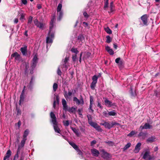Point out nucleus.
<instances>
[{"mask_svg":"<svg viewBox=\"0 0 160 160\" xmlns=\"http://www.w3.org/2000/svg\"><path fill=\"white\" fill-rule=\"evenodd\" d=\"M50 115L51 118V122L53 124V127L55 132L60 134L61 132L60 128V126L57 121V118L55 114L53 112H51L50 113Z\"/></svg>","mask_w":160,"mask_h":160,"instance_id":"nucleus-1","label":"nucleus"},{"mask_svg":"<svg viewBox=\"0 0 160 160\" xmlns=\"http://www.w3.org/2000/svg\"><path fill=\"white\" fill-rule=\"evenodd\" d=\"M51 32L49 30L48 36L47 37L46 42L47 44L52 43V39L54 37V33H51Z\"/></svg>","mask_w":160,"mask_h":160,"instance_id":"nucleus-2","label":"nucleus"},{"mask_svg":"<svg viewBox=\"0 0 160 160\" xmlns=\"http://www.w3.org/2000/svg\"><path fill=\"white\" fill-rule=\"evenodd\" d=\"M98 77L96 75H94L92 77V82L90 87L92 89L94 90L95 89V87L97 83Z\"/></svg>","mask_w":160,"mask_h":160,"instance_id":"nucleus-3","label":"nucleus"},{"mask_svg":"<svg viewBox=\"0 0 160 160\" xmlns=\"http://www.w3.org/2000/svg\"><path fill=\"white\" fill-rule=\"evenodd\" d=\"M73 101L75 102L76 104L79 105L80 104L83 105L84 102L83 98L81 95L80 96V100H79L76 97H74Z\"/></svg>","mask_w":160,"mask_h":160,"instance_id":"nucleus-4","label":"nucleus"},{"mask_svg":"<svg viewBox=\"0 0 160 160\" xmlns=\"http://www.w3.org/2000/svg\"><path fill=\"white\" fill-rule=\"evenodd\" d=\"M101 152L102 153V157L105 159L108 160L112 157L109 153L106 152L104 149H102L101 151Z\"/></svg>","mask_w":160,"mask_h":160,"instance_id":"nucleus-5","label":"nucleus"},{"mask_svg":"<svg viewBox=\"0 0 160 160\" xmlns=\"http://www.w3.org/2000/svg\"><path fill=\"white\" fill-rule=\"evenodd\" d=\"M34 22L35 25L37 26V27L41 29H43L44 24L42 22H38L37 19H36L34 20Z\"/></svg>","mask_w":160,"mask_h":160,"instance_id":"nucleus-6","label":"nucleus"},{"mask_svg":"<svg viewBox=\"0 0 160 160\" xmlns=\"http://www.w3.org/2000/svg\"><path fill=\"white\" fill-rule=\"evenodd\" d=\"M11 58H14L15 61H17L19 62L21 59V57L20 55L18 54L17 52H15L12 54L11 56Z\"/></svg>","mask_w":160,"mask_h":160,"instance_id":"nucleus-7","label":"nucleus"},{"mask_svg":"<svg viewBox=\"0 0 160 160\" xmlns=\"http://www.w3.org/2000/svg\"><path fill=\"white\" fill-rule=\"evenodd\" d=\"M143 158L145 160H152V157L150 155L149 152H146L143 155Z\"/></svg>","mask_w":160,"mask_h":160,"instance_id":"nucleus-8","label":"nucleus"},{"mask_svg":"<svg viewBox=\"0 0 160 160\" xmlns=\"http://www.w3.org/2000/svg\"><path fill=\"white\" fill-rule=\"evenodd\" d=\"M25 88V87L24 86L20 96V100L19 102V104L20 105H21V103L23 102L24 99V89Z\"/></svg>","mask_w":160,"mask_h":160,"instance_id":"nucleus-9","label":"nucleus"},{"mask_svg":"<svg viewBox=\"0 0 160 160\" xmlns=\"http://www.w3.org/2000/svg\"><path fill=\"white\" fill-rule=\"evenodd\" d=\"M148 16L147 14H144L141 17L143 23L144 25H147L148 23Z\"/></svg>","mask_w":160,"mask_h":160,"instance_id":"nucleus-10","label":"nucleus"},{"mask_svg":"<svg viewBox=\"0 0 160 160\" xmlns=\"http://www.w3.org/2000/svg\"><path fill=\"white\" fill-rule=\"evenodd\" d=\"M69 58L68 57H66L63 61L62 60V68H65L66 69H68V66L67 65L68 61L69 60Z\"/></svg>","mask_w":160,"mask_h":160,"instance_id":"nucleus-11","label":"nucleus"},{"mask_svg":"<svg viewBox=\"0 0 160 160\" xmlns=\"http://www.w3.org/2000/svg\"><path fill=\"white\" fill-rule=\"evenodd\" d=\"M141 142H138L134 150V152L135 153H138L139 152L141 149Z\"/></svg>","mask_w":160,"mask_h":160,"instance_id":"nucleus-12","label":"nucleus"},{"mask_svg":"<svg viewBox=\"0 0 160 160\" xmlns=\"http://www.w3.org/2000/svg\"><path fill=\"white\" fill-rule=\"evenodd\" d=\"M104 102L106 105L109 107L115 106L114 103H112L107 98L105 100Z\"/></svg>","mask_w":160,"mask_h":160,"instance_id":"nucleus-13","label":"nucleus"},{"mask_svg":"<svg viewBox=\"0 0 160 160\" xmlns=\"http://www.w3.org/2000/svg\"><path fill=\"white\" fill-rule=\"evenodd\" d=\"M72 94V93L71 92L69 91L68 93L67 91L64 92V96L66 99L68 100L70 98L69 97L71 96Z\"/></svg>","mask_w":160,"mask_h":160,"instance_id":"nucleus-14","label":"nucleus"},{"mask_svg":"<svg viewBox=\"0 0 160 160\" xmlns=\"http://www.w3.org/2000/svg\"><path fill=\"white\" fill-rule=\"evenodd\" d=\"M91 152L93 155L95 157H98L99 154V152L96 149L94 148L91 150Z\"/></svg>","mask_w":160,"mask_h":160,"instance_id":"nucleus-15","label":"nucleus"},{"mask_svg":"<svg viewBox=\"0 0 160 160\" xmlns=\"http://www.w3.org/2000/svg\"><path fill=\"white\" fill-rule=\"evenodd\" d=\"M20 50L23 55L25 56L27 54V51L26 46L21 48Z\"/></svg>","mask_w":160,"mask_h":160,"instance_id":"nucleus-16","label":"nucleus"},{"mask_svg":"<svg viewBox=\"0 0 160 160\" xmlns=\"http://www.w3.org/2000/svg\"><path fill=\"white\" fill-rule=\"evenodd\" d=\"M156 140V138L154 136H152L149 137L146 141L148 143H152L154 142Z\"/></svg>","mask_w":160,"mask_h":160,"instance_id":"nucleus-17","label":"nucleus"},{"mask_svg":"<svg viewBox=\"0 0 160 160\" xmlns=\"http://www.w3.org/2000/svg\"><path fill=\"white\" fill-rule=\"evenodd\" d=\"M100 125L104 126L105 128H107L108 129H110L112 128L111 124H110L108 122H105L103 123H101Z\"/></svg>","mask_w":160,"mask_h":160,"instance_id":"nucleus-18","label":"nucleus"},{"mask_svg":"<svg viewBox=\"0 0 160 160\" xmlns=\"http://www.w3.org/2000/svg\"><path fill=\"white\" fill-rule=\"evenodd\" d=\"M106 49L110 55H113L114 54V52L113 50L112 49H111L109 46H107L106 47Z\"/></svg>","mask_w":160,"mask_h":160,"instance_id":"nucleus-19","label":"nucleus"},{"mask_svg":"<svg viewBox=\"0 0 160 160\" xmlns=\"http://www.w3.org/2000/svg\"><path fill=\"white\" fill-rule=\"evenodd\" d=\"M62 104L63 107V109L65 110H67V105L66 100L65 99H63L62 100Z\"/></svg>","mask_w":160,"mask_h":160,"instance_id":"nucleus-20","label":"nucleus"},{"mask_svg":"<svg viewBox=\"0 0 160 160\" xmlns=\"http://www.w3.org/2000/svg\"><path fill=\"white\" fill-rule=\"evenodd\" d=\"M55 18L54 17H53L52 18L50 22V31H51V30L52 29L53 27V23L54 21Z\"/></svg>","mask_w":160,"mask_h":160,"instance_id":"nucleus-21","label":"nucleus"},{"mask_svg":"<svg viewBox=\"0 0 160 160\" xmlns=\"http://www.w3.org/2000/svg\"><path fill=\"white\" fill-rule=\"evenodd\" d=\"M147 134L146 133H144L142 132H140L138 135V137H141L142 139H145L147 137Z\"/></svg>","mask_w":160,"mask_h":160,"instance_id":"nucleus-22","label":"nucleus"},{"mask_svg":"<svg viewBox=\"0 0 160 160\" xmlns=\"http://www.w3.org/2000/svg\"><path fill=\"white\" fill-rule=\"evenodd\" d=\"M152 126L148 123H146L142 127V129H148L152 128Z\"/></svg>","mask_w":160,"mask_h":160,"instance_id":"nucleus-23","label":"nucleus"},{"mask_svg":"<svg viewBox=\"0 0 160 160\" xmlns=\"http://www.w3.org/2000/svg\"><path fill=\"white\" fill-rule=\"evenodd\" d=\"M27 140V139L22 138V140L21 141L20 145L19 146H20L21 148L23 147Z\"/></svg>","mask_w":160,"mask_h":160,"instance_id":"nucleus-24","label":"nucleus"},{"mask_svg":"<svg viewBox=\"0 0 160 160\" xmlns=\"http://www.w3.org/2000/svg\"><path fill=\"white\" fill-rule=\"evenodd\" d=\"M29 134V130L28 129L26 130L24 132L23 135L22 136L23 138L27 139V137Z\"/></svg>","mask_w":160,"mask_h":160,"instance_id":"nucleus-25","label":"nucleus"},{"mask_svg":"<svg viewBox=\"0 0 160 160\" xmlns=\"http://www.w3.org/2000/svg\"><path fill=\"white\" fill-rule=\"evenodd\" d=\"M71 128L77 136H79L80 133L79 132L78 130L76 129L75 128L72 127H71Z\"/></svg>","mask_w":160,"mask_h":160,"instance_id":"nucleus-26","label":"nucleus"},{"mask_svg":"<svg viewBox=\"0 0 160 160\" xmlns=\"http://www.w3.org/2000/svg\"><path fill=\"white\" fill-rule=\"evenodd\" d=\"M69 143L76 150L79 148L78 146L74 142H69Z\"/></svg>","mask_w":160,"mask_h":160,"instance_id":"nucleus-27","label":"nucleus"},{"mask_svg":"<svg viewBox=\"0 0 160 160\" xmlns=\"http://www.w3.org/2000/svg\"><path fill=\"white\" fill-rule=\"evenodd\" d=\"M131 145V144L130 142H128L124 146L123 148V150L125 151L128 149Z\"/></svg>","mask_w":160,"mask_h":160,"instance_id":"nucleus-28","label":"nucleus"},{"mask_svg":"<svg viewBox=\"0 0 160 160\" xmlns=\"http://www.w3.org/2000/svg\"><path fill=\"white\" fill-rule=\"evenodd\" d=\"M87 117L88 119V123L89 124L92 122V118L91 115L88 114L87 115Z\"/></svg>","mask_w":160,"mask_h":160,"instance_id":"nucleus-29","label":"nucleus"},{"mask_svg":"<svg viewBox=\"0 0 160 160\" xmlns=\"http://www.w3.org/2000/svg\"><path fill=\"white\" fill-rule=\"evenodd\" d=\"M105 31L108 34H111L112 33V30L108 27L105 28Z\"/></svg>","mask_w":160,"mask_h":160,"instance_id":"nucleus-30","label":"nucleus"},{"mask_svg":"<svg viewBox=\"0 0 160 160\" xmlns=\"http://www.w3.org/2000/svg\"><path fill=\"white\" fill-rule=\"evenodd\" d=\"M71 51L73 53H75L76 55H77L79 52V51L77 48H72L71 49Z\"/></svg>","mask_w":160,"mask_h":160,"instance_id":"nucleus-31","label":"nucleus"},{"mask_svg":"<svg viewBox=\"0 0 160 160\" xmlns=\"http://www.w3.org/2000/svg\"><path fill=\"white\" fill-rule=\"evenodd\" d=\"M115 62L117 63H119V64H122V62L121 60V58H118L115 59Z\"/></svg>","mask_w":160,"mask_h":160,"instance_id":"nucleus-32","label":"nucleus"},{"mask_svg":"<svg viewBox=\"0 0 160 160\" xmlns=\"http://www.w3.org/2000/svg\"><path fill=\"white\" fill-rule=\"evenodd\" d=\"M89 124L95 128V127H96L98 125L96 122H91Z\"/></svg>","mask_w":160,"mask_h":160,"instance_id":"nucleus-33","label":"nucleus"},{"mask_svg":"<svg viewBox=\"0 0 160 160\" xmlns=\"http://www.w3.org/2000/svg\"><path fill=\"white\" fill-rule=\"evenodd\" d=\"M114 6H110V11L108 12V13H111L114 10Z\"/></svg>","mask_w":160,"mask_h":160,"instance_id":"nucleus-34","label":"nucleus"},{"mask_svg":"<svg viewBox=\"0 0 160 160\" xmlns=\"http://www.w3.org/2000/svg\"><path fill=\"white\" fill-rule=\"evenodd\" d=\"M16 136L17 137L16 142L18 143L19 142V138L20 137V134L19 133H17L16 134Z\"/></svg>","mask_w":160,"mask_h":160,"instance_id":"nucleus-35","label":"nucleus"},{"mask_svg":"<svg viewBox=\"0 0 160 160\" xmlns=\"http://www.w3.org/2000/svg\"><path fill=\"white\" fill-rule=\"evenodd\" d=\"M130 92L132 96L134 97L136 95V92H133V89L132 87L130 88Z\"/></svg>","mask_w":160,"mask_h":160,"instance_id":"nucleus-36","label":"nucleus"},{"mask_svg":"<svg viewBox=\"0 0 160 160\" xmlns=\"http://www.w3.org/2000/svg\"><path fill=\"white\" fill-rule=\"evenodd\" d=\"M117 115V113L115 112L114 111L109 112H108V115L109 116H115Z\"/></svg>","mask_w":160,"mask_h":160,"instance_id":"nucleus-37","label":"nucleus"},{"mask_svg":"<svg viewBox=\"0 0 160 160\" xmlns=\"http://www.w3.org/2000/svg\"><path fill=\"white\" fill-rule=\"evenodd\" d=\"M62 8V5L61 3H59L58 5L57 8V11L58 12H61V10Z\"/></svg>","mask_w":160,"mask_h":160,"instance_id":"nucleus-38","label":"nucleus"},{"mask_svg":"<svg viewBox=\"0 0 160 160\" xmlns=\"http://www.w3.org/2000/svg\"><path fill=\"white\" fill-rule=\"evenodd\" d=\"M105 142L106 143L108 144L110 146H113L114 144V143L113 142L110 141H105Z\"/></svg>","mask_w":160,"mask_h":160,"instance_id":"nucleus-39","label":"nucleus"},{"mask_svg":"<svg viewBox=\"0 0 160 160\" xmlns=\"http://www.w3.org/2000/svg\"><path fill=\"white\" fill-rule=\"evenodd\" d=\"M58 87V84L56 83H54L53 86V91L54 92H55L56 91L57 88Z\"/></svg>","mask_w":160,"mask_h":160,"instance_id":"nucleus-40","label":"nucleus"},{"mask_svg":"<svg viewBox=\"0 0 160 160\" xmlns=\"http://www.w3.org/2000/svg\"><path fill=\"white\" fill-rule=\"evenodd\" d=\"M58 17V19L59 20H60L63 16V13L62 12H59Z\"/></svg>","mask_w":160,"mask_h":160,"instance_id":"nucleus-41","label":"nucleus"},{"mask_svg":"<svg viewBox=\"0 0 160 160\" xmlns=\"http://www.w3.org/2000/svg\"><path fill=\"white\" fill-rule=\"evenodd\" d=\"M63 123L64 126L66 127L68 126L69 125V121L68 120L63 121Z\"/></svg>","mask_w":160,"mask_h":160,"instance_id":"nucleus-42","label":"nucleus"},{"mask_svg":"<svg viewBox=\"0 0 160 160\" xmlns=\"http://www.w3.org/2000/svg\"><path fill=\"white\" fill-rule=\"evenodd\" d=\"M120 124L115 122H112L111 123V126L112 128L114 126L119 125Z\"/></svg>","mask_w":160,"mask_h":160,"instance_id":"nucleus-43","label":"nucleus"},{"mask_svg":"<svg viewBox=\"0 0 160 160\" xmlns=\"http://www.w3.org/2000/svg\"><path fill=\"white\" fill-rule=\"evenodd\" d=\"M107 38V40H106V42L108 43H109L111 41V38L109 36H107L106 37Z\"/></svg>","mask_w":160,"mask_h":160,"instance_id":"nucleus-44","label":"nucleus"},{"mask_svg":"<svg viewBox=\"0 0 160 160\" xmlns=\"http://www.w3.org/2000/svg\"><path fill=\"white\" fill-rule=\"evenodd\" d=\"M95 129L98 132H102V130L101 128L98 125L95 128Z\"/></svg>","mask_w":160,"mask_h":160,"instance_id":"nucleus-45","label":"nucleus"},{"mask_svg":"<svg viewBox=\"0 0 160 160\" xmlns=\"http://www.w3.org/2000/svg\"><path fill=\"white\" fill-rule=\"evenodd\" d=\"M38 60V58L37 57V56L36 55H35L34 56V57L32 59V62H36V63H37Z\"/></svg>","mask_w":160,"mask_h":160,"instance_id":"nucleus-46","label":"nucleus"},{"mask_svg":"<svg viewBox=\"0 0 160 160\" xmlns=\"http://www.w3.org/2000/svg\"><path fill=\"white\" fill-rule=\"evenodd\" d=\"M135 134V132L133 131H132L130 133L128 134L127 136L131 137Z\"/></svg>","mask_w":160,"mask_h":160,"instance_id":"nucleus-47","label":"nucleus"},{"mask_svg":"<svg viewBox=\"0 0 160 160\" xmlns=\"http://www.w3.org/2000/svg\"><path fill=\"white\" fill-rule=\"evenodd\" d=\"M92 104H90L89 107L88 108V110L90 112H93L94 111L92 109Z\"/></svg>","mask_w":160,"mask_h":160,"instance_id":"nucleus-48","label":"nucleus"},{"mask_svg":"<svg viewBox=\"0 0 160 160\" xmlns=\"http://www.w3.org/2000/svg\"><path fill=\"white\" fill-rule=\"evenodd\" d=\"M77 55H73L72 56V60L73 62H75L77 59Z\"/></svg>","mask_w":160,"mask_h":160,"instance_id":"nucleus-49","label":"nucleus"},{"mask_svg":"<svg viewBox=\"0 0 160 160\" xmlns=\"http://www.w3.org/2000/svg\"><path fill=\"white\" fill-rule=\"evenodd\" d=\"M25 15L24 13H22L20 14V20H22L23 19H24Z\"/></svg>","mask_w":160,"mask_h":160,"instance_id":"nucleus-50","label":"nucleus"},{"mask_svg":"<svg viewBox=\"0 0 160 160\" xmlns=\"http://www.w3.org/2000/svg\"><path fill=\"white\" fill-rule=\"evenodd\" d=\"M57 73L58 75L61 76L62 74V72L60 69L59 67H58L57 70Z\"/></svg>","mask_w":160,"mask_h":160,"instance_id":"nucleus-51","label":"nucleus"},{"mask_svg":"<svg viewBox=\"0 0 160 160\" xmlns=\"http://www.w3.org/2000/svg\"><path fill=\"white\" fill-rule=\"evenodd\" d=\"M32 16H30L29 18H28V24H31L32 22Z\"/></svg>","mask_w":160,"mask_h":160,"instance_id":"nucleus-52","label":"nucleus"},{"mask_svg":"<svg viewBox=\"0 0 160 160\" xmlns=\"http://www.w3.org/2000/svg\"><path fill=\"white\" fill-rule=\"evenodd\" d=\"M11 155V150L9 149L6 152V155H8L9 157H10Z\"/></svg>","mask_w":160,"mask_h":160,"instance_id":"nucleus-53","label":"nucleus"},{"mask_svg":"<svg viewBox=\"0 0 160 160\" xmlns=\"http://www.w3.org/2000/svg\"><path fill=\"white\" fill-rule=\"evenodd\" d=\"M108 2H104V9L106 10V8L108 7Z\"/></svg>","mask_w":160,"mask_h":160,"instance_id":"nucleus-54","label":"nucleus"},{"mask_svg":"<svg viewBox=\"0 0 160 160\" xmlns=\"http://www.w3.org/2000/svg\"><path fill=\"white\" fill-rule=\"evenodd\" d=\"M37 63L32 62L31 64V67H32V68H35L37 65Z\"/></svg>","mask_w":160,"mask_h":160,"instance_id":"nucleus-55","label":"nucleus"},{"mask_svg":"<svg viewBox=\"0 0 160 160\" xmlns=\"http://www.w3.org/2000/svg\"><path fill=\"white\" fill-rule=\"evenodd\" d=\"M75 110V108L73 107H72L70 108L69 110V112H73Z\"/></svg>","mask_w":160,"mask_h":160,"instance_id":"nucleus-56","label":"nucleus"},{"mask_svg":"<svg viewBox=\"0 0 160 160\" xmlns=\"http://www.w3.org/2000/svg\"><path fill=\"white\" fill-rule=\"evenodd\" d=\"M93 99L92 96H90V104H93Z\"/></svg>","mask_w":160,"mask_h":160,"instance_id":"nucleus-57","label":"nucleus"},{"mask_svg":"<svg viewBox=\"0 0 160 160\" xmlns=\"http://www.w3.org/2000/svg\"><path fill=\"white\" fill-rule=\"evenodd\" d=\"M77 151L78 152V154L79 155H82V152L79 149V148H78V149H77Z\"/></svg>","mask_w":160,"mask_h":160,"instance_id":"nucleus-58","label":"nucleus"},{"mask_svg":"<svg viewBox=\"0 0 160 160\" xmlns=\"http://www.w3.org/2000/svg\"><path fill=\"white\" fill-rule=\"evenodd\" d=\"M97 143V142L95 140H93L91 142V146H92L93 145L96 144Z\"/></svg>","mask_w":160,"mask_h":160,"instance_id":"nucleus-59","label":"nucleus"},{"mask_svg":"<svg viewBox=\"0 0 160 160\" xmlns=\"http://www.w3.org/2000/svg\"><path fill=\"white\" fill-rule=\"evenodd\" d=\"M80 129V130L83 132H85V130L84 127H79Z\"/></svg>","mask_w":160,"mask_h":160,"instance_id":"nucleus-60","label":"nucleus"},{"mask_svg":"<svg viewBox=\"0 0 160 160\" xmlns=\"http://www.w3.org/2000/svg\"><path fill=\"white\" fill-rule=\"evenodd\" d=\"M103 114L106 117H108V113L106 111H104L103 112Z\"/></svg>","mask_w":160,"mask_h":160,"instance_id":"nucleus-61","label":"nucleus"},{"mask_svg":"<svg viewBox=\"0 0 160 160\" xmlns=\"http://www.w3.org/2000/svg\"><path fill=\"white\" fill-rule=\"evenodd\" d=\"M83 15L84 17L86 18H88L89 17V16L88 15V14L86 12H83Z\"/></svg>","mask_w":160,"mask_h":160,"instance_id":"nucleus-62","label":"nucleus"},{"mask_svg":"<svg viewBox=\"0 0 160 160\" xmlns=\"http://www.w3.org/2000/svg\"><path fill=\"white\" fill-rule=\"evenodd\" d=\"M83 38V36L81 35H79L78 37V40H80L81 41L82 40V39Z\"/></svg>","mask_w":160,"mask_h":160,"instance_id":"nucleus-63","label":"nucleus"},{"mask_svg":"<svg viewBox=\"0 0 160 160\" xmlns=\"http://www.w3.org/2000/svg\"><path fill=\"white\" fill-rule=\"evenodd\" d=\"M154 95H155L156 96L158 97H159V93L157 91H154Z\"/></svg>","mask_w":160,"mask_h":160,"instance_id":"nucleus-64","label":"nucleus"}]
</instances>
